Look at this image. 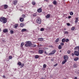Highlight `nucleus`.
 <instances>
[{
  "mask_svg": "<svg viewBox=\"0 0 79 79\" xmlns=\"http://www.w3.org/2000/svg\"><path fill=\"white\" fill-rule=\"evenodd\" d=\"M0 21L1 22H3V23L5 24L7 22V19L5 18L1 17L0 19Z\"/></svg>",
  "mask_w": 79,
  "mask_h": 79,
  "instance_id": "obj_1",
  "label": "nucleus"
},
{
  "mask_svg": "<svg viewBox=\"0 0 79 79\" xmlns=\"http://www.w3.org/2000/svg\"><path fill=\"white\" fill-rule=\"evenodd\" d=\"M26 44L25 45V46H26V47L30 46L31 45H32V44L30 41H27L26 42Z\"/></svg>",
  "mask_w": 79,
  "mask_h": 79,
  "instance_id": "obj_2",
  "label": "nucleus"
},
{
  "mask_svg": "<svg viewBox=\"0 0 79 79\" xmlns=\"http://www.w3.org/2000/svg\"><path fill=\"white\" fill-rule=\"evenodd\" d=\"M36 22L37 23L39 24H41V19L40 18H38L37 19Z\"/></svg>",
  "mask_w": 79,
  "mask_h": 79,
  "instance_id": "obj_3",
  "label": "nucleus"
},
{
  "mask_svg": "<svg viewBox=\"0 0 79 79\" xmlns=\"http://www.w3.org/2000/svg\"><path fill=\"white\" fill-rule=\"evenodd\" d=\"M74 53L75 55L77 56H79V52H77V51H75Z\"/></svg>",
  "mask_w": 79,
  "mask_h": 79,
  "instance_id": "obj_4",
  "label": "nucleus"
},
{
  "mask_svg": "<svg viewBox=\"0 0 79 79\" xmlns=\"http://www.w3.org/2000/svg\"><path fill=\"white\" fill-rule=\"evenodd\" d=\"M64 60H65L67 61L68 59V56L67 55H64Z\"/></svg>",
  "mask_w": 79,
  "mask_h": 79,
  "instance_id": "obj_5",
  "label": "nucleus"
},
{
  "mask_svg": "<svg viewBox=\"0 0 79 79\" xmlns=\"http://www.w3.org/2000/svg\"><path fill=\"white\" fill-rule=\"evenodd\" d=\"M17 2H18V1H17V0L13 1H12V3L14 4V5H16Z\"/></svg>",
  "mask_w": 79,
  "mask_h": 79,
  "instance_id": "obj_6",
  "label": "nucleus"
},
{
  "mask_svg": "<svg viewBox=\"0 0 79 79\" xmlns=\"http://www.w3.org/2000/svg\"><path fill=\"white\" fill-rule=\"evenodd\" d=\"M38 52L40 54H42L44 53V50H39Z\"/></svg>",
  "mask_w": 79,
  "mask_h": 79,
  "instance_id": "obj_7",
  "label": "nucleus"
},
{
  "mask_svg": "<svg viewBox=\"0 0 79 79\" xmlns=\"http://www.w3.org/2000/svg\"><path fill=\"white\" fill-rule=\"evenodd\" d=\"M8 30L6 29H5L3 30V32L4 33H5L6 32H8Z\"/></svg>",
  "mask_w": 79,
  "mask_h": 79,
  "instance_id": "obj_8",
  "label": "nucleus"
},
{
  "mask_svg": "<svg viewBox=\"0 0 79 79\" xmlns=\"http://www.w3.org/2000/svg\"><path fill=\"white\" fill-rule=\"evenodd\" d=\"M66 62H67V60H64L62 61V64H65V63H66Z\"/></svg>",
  "mask_w": 79,
  "mask_h": 79,
  "instance_id": "obj_9",
  "label": "nucleus"
},
{
  "mask_svg": "<svg viewBox=\"0 0 79 79\" xmlns=\"http://www.w3.org/2000/svg\"><path fill=\"white\" fill-rule=\"evenodd\" d=\"M37 11L38 13H40V12H42V9L41 8L37 10Z\"/></svg>",
  "mask_w": 79,
  "mask_h": 79,
  "instance_id": "obj_10",
  "label": "nucleus"
},
{
  "mask_svg": "<svg viewBox=\"0 0 79 79\" xmlns=\"http://www.w3.org/2000/svg\"><path fill=\"white\" fill-rule=\"evenodd\" d=\"M19 20L21 22H23V21H24V18L23 17L20 18Z\"/></svg>",
  "mask_w": 79,
  "mask_h": 79,
  "instance_id": "obj_11",
  "label": "nucleus"
},
{
  "mask_svg": "<svg viewBox=\"0 0 79 79\" xmlns=\"http://www.w3.org/2000/svg\"><path fill=\"white\" fill-rule=\"evenodd\" d=\"M4 9H6L8 8V5L6 4L4 5Z\"/></svg>",
  "mask_w": 79,
  "mask_h": 79,
  "instance_id": "obj_12",
  "label": "nucleus"
},
{
  "mask_svg": "<svg viewBox=\"0 0 79 79\" xmlns=\"http://www.w3.org/2000/svg\"><path fill=\"white\" fill-rule=\"evenodd\" d=\"M38 40L39 41L42 42V41H43V38H38Z\"/></svg>",
  "mask_w": 79,
  "mask_h": 79,
  "instance_id": "obj_13",
  "label": "nucleus"
},
{
  "mask_svg": "<svg viewBox=\"0 0 79 79\" xmlns=\"http://www.w3.org/2000/svg\"><path fill=\"white\" fill-rule=\"evenodd\" d=\"M58 48L59 50H61V49L62 48V46H61V45H59Z\"/></svg>",
  "mask_w": 79,
  "mask_h": 79,
  "instance_id": "obj_14",
  "label": "nucleus"
},
{
  "mask_svg": "<svg viewBox=\"0 0 79 79\" xmlns=\"http://www.w3.org/2000/svg\"><path fill=\"white\" fill-rule=\"evenodd\" d=\"M79 46H76L74 48V50H77V49H79Z\"/></svg>",
  "mask_w": 79,
  "mask_h": 79,
  "instance_id": "obj_15",
  "label": "nucleus"
},
{
  "mask_svg": "<svg viewBox=\"0 0 79 79\" xmlns=\"http://www.w3.org/2000/svg\"><path fill=\"white\" fill-rule=\"evenodd\" d=\"M73 68H77V65L76 64H74L73 65Z\"/></svg>",
  "mask_w": 79,
  "mask_h": 79,
  "instance_id": "obj_16",
  "label": "nucleus"
},
{
  "mask_svg": "<svg viewBox=\"0 0 79 79\" xmlns=\"http://www.w3.org/2000/svg\"><path fill=\"white\" fill-rule=\"evenodd\" d=\"M62 42H63V43H64V42H65V38H63L62 40Z\"/></svg>",
  "mask_w": 79,
  "mask_h": 79,
  "instance_id": "obj_17",
  "label": "nucleus"
},
{
  "mask_svg": "<svg viewBox=\"0 0 79 79\" xmlns=\"http://www.w3.org/2000/svg\"><path fill=\"white\" fill-rule=\"evenodd\" d=\"M10 34H13V33H14V31L12 30H10Z\"/></svg>",
  "mask_w": 79,
  "mask_h": 79,
  "instance_id": "obj_18",
  "label": "nucleus"
},
{
  "mask_svg": "<svg viewBox=\"0 0 79 79\" xmlns=\"http://www.w3.org/2000/svg\"><path fill=\"white\" fill-rule=\"evenodd\" d=\"M39 56L38 55H36L35 56V58L36 59H37V58H39Z\"/></svg>",
  "mask_w": 79,
  "mask_h": 79,
  "instance_id": "obj_19",
  "label": "nucleus"
},
{
  "mask_svg": "<svg viewBox=\"0 0 79 79\" xmlns=\"http://www.w3.org/2000/svg\"><path fill=\"white\" fill-rule=\"evenodd\" d=\"M25 31H26V29H23L22 30H21V31L22 32H24Z\"/></svg>",
  "mask_w": 79,
  "mask_h": 79,
  "instance_id": "obj_20",
  "label": "nucleus"
},
{
  "mask_svg": "<svg viewBox=\"0 0 79 79\" xmlns=\"http://www.w3.org/2000/svg\"><path fill=\"white\" fill-rule=\"evenodd\" d=\"M79 60L78 57H76L74 59V60L75 61H77Z\"/></svg>",
  "mask_w": 79,
  "mask_h": 79,
  "instance_id": "obj_21",
  "label": "nucleus"
},
{
  "mask_svg": "<svg viewBox=\"0 0 79 79\" xmlns=\"http://www.w3.org/2000/svg\"><path fill=\"white\" fill-rule=\"evenodd\" d=\"M56 1L55 0L53 1V4H54V5H56Z\"/></svg>",
  "mask_w": 79,
  "mask_h": 79,
  "instance_id": "obj_22",
  "label": "nucleus"
},
{
  "mask_svg": "<svg viewBox=\"0 0 79 79\" xmlns=\"http://www.w3.org/2000/svg\"><path fill=\"white\" fill-rule=\"evenodd\" d=\"M46 18H50V15L49 14H48L46 16Z\"/></svg>",
  "mask_w": 79,
  "mask_h": 79,
  "instance_id": "obj_23",
  "label": "nucleus"
},
{
  "mask_svg": "<svg viewBox=\"0 0 79 79\" xmlns=\"http://www.w3.org/2000/svg\"><path fill=\"white\" fill-rule=\"evenodd\" d=\"M78 21V18H77L76 20L75 21V23H77V22Z\"/></svg>",
  "mask_w": 79,
  "mask_h": 79,
  "instance_id": "obj_24",
  "label": "nucleus"
},
{
  "mask_svg": "<svg viewBox=\"0 0 79 79\" xmlns=\"http://www.w3.org/2000/svg\"><path fill=\"white\" fill-rule=\"evenodd\" d=\"M17 64H18V65H19V66H21V62H18Z\"/></svg>",
  "mask_w": 79,
  "mask_h": 79,
  "instance_id": "obj_25",
  "label": "nucleus"
},
{
  "mask_svg": "<svg viewBox=\"0 0 79 79\" xmlns=\"http://www.w3.org/2000/svg\"><path fill=\"white\" fill-rule=\"evenodd\" d=\"M24 45V43L23 42L21 44V47H23V46Z\"/></svg>",
  "mask_w": 79,
  "mask_h": 79,
  "instance_id": "obj_26",
  "label": "nucleus"
},
{
  "mask_svg": "<svg viewBox=\"0 0 79 79\" xmlns=\"http://www.w3.org/2000/svg\"><path fill=\"white\" fill-rule=\"evenodd\" d=\"M56 52V50H53L52 52V53L53 54V55L55 54V53Z\"/></svg>",
  "mask_w": 79,
  "mask_h": 79,
  "instance_id": "obj_27",
  "label": "nucleus"
},
{
  "mask_svg": "<svg viewBox=\"0 0 79 79\" xmlns=\"http://www.w3.org/2000/svg\"><path fill=\"white\" fill-rule=\"evenodd\" d=\"M12 58H13V56H10L9 57V58L10 60L12 59Z\"/></svg>",
  "mask_w": 79,
  "mask_h": 79,
  "instance_id": "obj_28",
  "label": "nucleus"
},
{
  "mask_svg": "<svg viewBox=\"0 0 79 79\" xmlns=\"http://www.w3.org/2000/svg\"><path fill=\"white\" fill-rule=\"evenodd\" d=\"M18 26V24H15V28H16Z\"/></svg>",
  "mask_w": 79,
  "mask_h": 79,
  "instance_id": "obj_29",
  "label": "nucleus"
},
{
  "mask_svg": "<svg viewBox=\"0 0 79 79\" xmlns=\"http://www.w3.org/2000/svg\"><path fill=\"white\" fill-rule=\"evenodd\" d=\"M75 29V27H73L71 28V30L72 31H74Z\"/></svg>",
  "mask_w": 79,
  "mask_h": 79,
  "instance_id": "obj_30",
  "label": "nucleus"
},
{
  "mask_svg": "<svg viewBox=\"0 0 79 79\" xmlns=\"http://www.w3.org/2000/svg\"><path fill=\"white\" fill-rule=\"evenodd\" d=\"M64 34H68V32L67 31H64Z\"/></svg>",
  "mask_w": 79,
  "mask_h": 79,
  "instance_id": "obj_31",
  "label": "nucleus"
},
{
  "mask_svg": "<svg viewBox=\"0 0 79 79\" xmlns=\"http://www.w3.org/2000/svg\"><path fill=\"white\" fill-rule=\"evenodd\" d=\"M31 46L33 47H36V44H32L31 45Z\"/></svg>",
  "mask_w": 79,
  "mask_h": 79,
  "instance_id": "obj_32",
  "label": "nucleus"
},
{
  "mask_svg": "<svg viewBox=\"0 0 79 79\" xmlns=\"http://www.w3.org/2000/svg\"><path fill=\"white\" fill-rule=\"evenodd\" d=\"M21 66H20V68H23V66H24V64H21Z\"/></svg>",
  "mask_w": 79,
  "mask_h": 79,
  "instance_id": "obj_33",
  "label": "nucleus"
},
{
  "mask_svg": "<svg viewBox=\"0 0 79 79\" xmlns=\"http://www.w3.org/2000/svg\"><path fill=\"white\" fill-rule=\"evenodd\" d=\"M70 15L71 16H72V15H73V12H71L70 13Z\"/></svg>",
  "mask_w": 79,
  "mask_h": 79,
  "instance_id": "obj_34",
  "label": "nucleus"
},
{
  "mask_svg": "<svg viewBox=\"0 0 79 79\" xmlns=\"http://www.w3.org/2000/svg\"><path fill=\"white\" fill-rule=\"evenodd\" d=\"M47 67V66L46 65V64H44L43 65V68H45Z\"/></svg>",
  "mask_w": 79,
  "mask_h": 79,
  "instance_id": "obj_35",
  "label": "nucleus"
},
{
  "mask_svg": "<svg viewBox=\"0 0 79 79\" xmlns=\"http://www.w3.org/2000/svg\"><path fill=\"white\" fill-rule=\"evenodd\" d=\"M32 4L33 5H35V2L34 1H33L32 2Z\"/></svg>",
  "mask_w": 79,
  "mask_h": 79,
  "instance_id": "obj_36",
  "label": "nucleus"
},
{
  "mask_svg": "<svg viewBox=\"0 0 79 79\" xmlns=\"http://www.w3.org/2000/svg\"><path fill=\"white\" fill-rule=\"evenodd\" d=\"M20 26L21 27H23L24 26V25L23 24L21 23L20 24Z\"/></svg>",
  "mask_w": 79,
  "mask_h": 79,
  "instance_id": "obj_37",
  "label": "nucleus"
},
{
  "mask_svg": "<svg viewBox=\"0 0 79 79\" xmlns=\"http://www.w3.org/2000/svg\"><path fill=\"white\" fill-rule=\"evenodd\" d=\"M33 16H34V17L36 16L37 14H36V13L33 14Z\"/></svg>",
  "mask_w": 79,
  "mask_h": 79,
  "instance_id": "obj_38",
  "label": "nucleus"
},
{
  "mask_svg": "<svg viewBox=\"0 0 79 79\" xmlns=\"http://www.w3.org/2000/svg\"><path fill=\"white\" fill-rule=\"evenodd\" d=\"M40 31H44V28H42L40 29Z\"/></svg>",
  "mask_w": 79,
  "mask_h": 79,
  "instance_id": "obj_39",
  "label": "nucleus"
},
{
  "mask_svg": "<svg viewBox=\"0 0 79 79\" xmlns=\"http://www.w3.org/2000/svg\"><path fill=\"white\" fill-rule=\"evenodd\" d=\"M69 40L68 39H66L65 40V42H66L67 43L68 42H69Z\"/></svg>",
  "mask_w": 79,
  "mask_h": 79,
  "instance_id": "obj_40",
  "label": "nucleus"
},
{
  "mask_svg": "<svg viewBox=\"0 0 79 79\" xmlns=\"http://www.w3.org/2000/svg\"><path fill=\"white\" fill-rule=\"evenodd\" d=\"M59 41V38L57 39L56 40V42H58Z\"/></svg>",
  "mask_w": 79,
  "mask_h": 79,
  "instance_id": "obj_41",
  "label": "nucleus"
},
{
  "mask_svg": "<svg viewBox=\"0 0 79 79\" xmlns=\"http://www.w3.org/2000/svg\"><path fill=\"white\" fill-rule=\"evenodd\" d=\"M60 45H62V46H63V45H64V43H60Z\"/></svg>",
  "mask_w": 79,
  "mask_h": 79,
  "instance_id": "obj_42",
  "label": "nucleus"
},
{
  "mask_svg": "<svg viewBox=\"0 0 79 79\" xmlns=\"http://www.w3.org/2000/svg\"><path fill=\"white\" fill-rule=\"evenodd\" d=\"M49 55H53V54L52 52H51L49 54Z\"/></svg>",
  "mask_w": 79,
  "mask_h": 79,
  "instance_id": "obj_43",
  "label": "nucleus"
},
{
  "mask_svg": "<svg viewBox=\"0 0 79 79\" xmlns=\"http://www.w3.org/2000/svg\"><path fill=\"white\" fill-rule=\"evenodd\" d=\"M67 53L69 54V53H71V51H70L69 50L67 51Z\"/></svg>",
  "mask_w": 79,
  "mask_h": 79,
  "instance_id": "obj_44",
  "label": "nucleus"
},
{
  "mask_svg": "<svg viewBox=\"0 0 79 79\" xmlns=\"http://www.w3.org/2000/svg\"><path fill=\"white\" fill-rule=\"evenodd\" d=\"M22 17H23V18H25L26 15H22Z\"/></svg>",
  "mask_w": 79,
  "mask_h": 79,
  "instance_id": "obj_45",
  "label": "nucleus"
},
{
  "mask_svg": "<svg viewBox=\"0 0 79 79\" xmlns=\"http://www.w3.org/2000/svg\"><path fill=\"white\" fill-rule=\"evenodd\" d=\"M57 65H58V64H54V67H55L56 66H57Z\"/></svg>",
  "mask_w": 79,
  "mask_h": 79,
  "instance_id": "obj_46",
  "label": "nucleus"
},
{
  "mask_svg": "<svg viewBox=\"0 0 79 79\" xmlns=\"http://www.w3.org/2000/svg\"><path fill=\"white\" fill-rule=\"evenodd\" d=\"M67 25L68 26H70V24H69V23H67Z\"/></svg>",
  "mask_w": 79,
  "mask_h": 79,
  "instance_id": "obj_47",
  "label": "nucleus"
},
{
  "mask_svg": "<svg viewBox=\"0 0 79 79\" xmlns=\"http://www.w3.org/2000/svg\"><path fill=\"white\" fill-rule=\"evenodd\" d=\"M74 54H74V53H72V56H74Z\"/></svg>",
  "mask_w": 79,
  "mask_h": 79,
  "instance_id": "obj_48",
  "label": "nucleus"
},
{
  "mask_svg": "<svg viewBox=\"0 0 79 79\" xmlns=\"http://www.w3.org/2000/svg\"><path fill=\"white\" fill-rule=\"evenodd\" d=\"M51 61H54V60H53V59H52L51 60Z\"/></svg>",
  "mask_w": 79,
  "mask_h": 79,
  "instance_id": "obj_49",
  "label": "nucleus"
},
{
  "mask_svg": "<svg viewBox=\"0 0 79 79\" xmlns=\"http://www.w3.org/2000/svg\"><path fill=\"white\" fill-rule=\"evenodd\" d=\"M2 77H3V78H5V76L3 75V76Z\"/></svg>",
  "mask_w": 79,
  "mask_h": 79,
  "instance_id": "obj_50",
  "label": "nucleus"
},
{
  "mask_svg": "<svg viewBox=\"0 0 79 79\" xmlns=\"http://www.w3.org/2000/svg\"><path fill=\"white\" fill-rule=\"evenodd\" d=\"M71 18V16H69L68 17V18L70 19Z\"/></svg>",
  "mask_w": 79,
  "mask_h": 79,
  "instance_id": "obj_51",
  "label": "nucleus"
},
{
  "mask_svg": "<svg viewBox=\"0 0 79 79\" xmlns=\"http://www.w3.org/2000/svg\"><path fill=\"white\" fill-rule=\"evenodd\" d=\"M50 47H51V48L53 47V46L52 45L50 46Z\"/></svg>",
  "mask_w": 79,
  "mask_h": 79,
  "instance_id": "obj_52",
  "label": "nucleus"
},
{
  "mask_svg": "<svg viewBox=\"0 0 79 79\" xmlns=\"http://www.w3.org/2000/svg\"><path fill=\"white\" fill-rule=\"evenodd\" d=\"M44 53L46 54H47V52L46 51L44 52Z\"/></svg>",
  "mask_w": 79,
  "mask_h": 79,
  "instance_id": "obj_53",
  "label": "nucleus"
},
{
  "mask_svg": "<svg viewBox=\"0 0 79 79\" xmlns=\"http://www.w3.org/2000/svg\"><path fill=\"white\" fill-rule=\"evenodd\" d=\"M74 79H77V77H75L74 78Z\"/></svg>",
  "mask_w": 79,
  "mask_h": 79,
  "instance_id": "obj_54",
  "label": "nucleus"
},
{
  "mask_svg": "<svg viewBox=\"0 0 79 79\" xmlns=\"http://www.w3.org/2000/svg\"><path fill=\"white\" fill-rule=\"evenodd\" d=\"M66 28H64V31H66Z\"/></svg>",
  "mask_w": 79,
  "mask_h": 79,
  "instance_id": "obj_55",
  "label": "nucleus"
},
{
  "mask_svg": "<svg viewBox=\"0 0 79 79\" xmlns=\"http://www.w3.org/2000/svg\"><path fill=\"white\" fill-rule=\"evenodd\" d=\"M14 71H16V69H14Z\"/></svg>",
  "mask_w": 79,
  "mask_h": 79,
  "instance_id": "obj_56",
  "label": "nucleus"
},
{
  "mask_svg": "<svg viewBox=\"0 0 79 79\" xmlns=\"http://www.w3.org/2000/svg\"><path fill=\"white\" fill-rule=\"evenodd\" d=\"M60 52H61V50H60Z\"/></svg>",
  "mask_w": 79,
  "mask_h": 79,
  "instance_id": "obj_57",
  "label": "nucleus"
},
{
  "mask_svg": "<svg viewBox=\"0 0 79 79\" xmlns=\"http://www.w3.org/2000/svg\"><path fill=\"white\" fill-rule=\"evenodd\" d=\"M1 31V29L0 28V31Z\"/></svg>",
  "mask_w": 79,
  "mask_h": 79,
  "instance_id": "obj_58",
  "label": "nucleus"
},
{
  "mask_svg": "<svg viewBox=\"0 0 79 79\" xmlns=\"http://www.w3.org/2000/svg\"><path fill=\"white\" fill-rule=\"evenodd\" d=\"M78 3L79 4V0H78Z\"/></svg>",
  "mask_w": 79,
  "mask_h": 79,
  "instance_id": "obj_59",
  "label": "nucleus"
},
{
  "mask_svg": "<svg viewBox=\"0 0 79 79\" xmlns=\"http://www.w3.org/2000/svg\"><path fill=\"white\" fill-rule=\"evenodd\" d=\"M45 1H47V0H44Z\"/></svg>",
  "mask_w": 79,
  "mask_h": 79,
  "instance_id": "obj_60",
  "label": "nucleus"
},
{
  "mask_svg": "<svg viewBox=\"0 0 79 79\" xmlns=\"http://www.w3.org/2000/svg\"><path fill=\"white\" fill-rule=\"evenodd\" d=\"M22 7H23V6Z\"/></svg>",
  "mask_w": 79,
  "mask_h": 79,
  "instance_id": "obj_61",
  "label": "nucleus"
}]
</instances>
